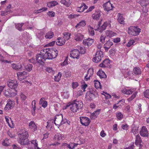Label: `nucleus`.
I'll list each match as a JSON object with an SVG mask.
<instances>
[{"instance_id": "nucleus-48", "label": "nucleus", "mask_w": 149, "mask_h": 149, "mask_svg": "<svg viewBox=\"0 0 149 149\" xmlns=\"http://www.w3.org/2000/svg\"><path fill=\"white\" fill-rule=\"evenodd\" d=\"M106 36H104L102 35L100 38V41L102 43H104L105 42V40L106 38Z\"/></svg>"}, {"instance_id": "nucleus-46", "label": "nucleus", "mask_w": 149, "mask_h": 149, "mask_svg": "<svg viewBox=\"0 0 149 149\" xmlns=\"http://www.w3.org/2000/svg\"><path fill=\"white\" fill-rule=\"evenodd\" d=\"M116 116L118 119L120 120L123 118V115L120 112H119L116 114Z\"/></svg>"}, {"instance_id": "nucleus-52", "label": "nucleus", "mask_w": 149, "mask_h": 149, "mask_svg": "<svg viewBox=\"0 0 149 149\" xmlns=\"http://www.w3.org/2000/svg\"><path fill=\"white\" fill-rule=\"evenodd\" d=\"M74 145L73 143L70 144H68L66 143V146L69 149H73V146Z\"/></svg>"}, {"instance_id": "nucleus-20", "label": "nucleus", "mask_w": 149, "mask_h": 149, "mask_svg": "<svg viewBox=\"0 0 149 149\" xmlns=\"http://www.w3.org/2000/svg\"><path fill=\"white\" fill-rule=\"evenodd\" d=\"M65 41L64 39L59 38L56 42V44L58 45L62 46L65 44Z\"/></svg>"}, {"instance_id": "nucleus-14", "label": "nucleus", "mask_w": 149, "mask_h": 149, "mask_svg": "<svg viewBox=\"0 0 149 149\" xmlns=\"http://www.w3.org/2000/svg\"><path fill=\"white\" fill-rule=\"evenodd\" d=\"M8 86L11 89H15L17 86V82L16 80H11V81L9 82Z\"/></svg>"}, {"instance_id": "nucleus-37", "label": "nucleus", "mask_w": 149, "mask_h": 149, "mask_svg": "<svg viewBox=\"0 0 149 149\" xmlns=\"http://www.w3.org/2000/svg\"><path fill=\"white\" fill-rule=\"evenodd\" d=\"M54 69H55V68L54 69L52 68L49 67L46 68V70L49 73H52L53 74H54L55 73Z\"/></svg>"}, {"instance_id": "nucleus-10", "label": "nucleus", "mask_w": 149, "mask_h": 149, "mask_svg": "<svg viewBox=\"0 0 149 149\" xmlns=\"http://www.w3.org/2000/svg\"><path fill=\"white\" fill-rule=\"evenodd\" d=\"M140 135L143 137H147L148 135V133L147 128L145 126H143L140 131Z\"/></svg>"}, {"instance_id": "nucleus-26", "label": "nucleus", "mask_w": 149, "mask_h": 149, "mask_svg": "<svg viewBox=\"0 0 149 149\" xmlns=\"http://www.w3.org/2000/svg\"><path fill=\"white\" fill-rule=\"evenodd\" d=\"M101 15L100 13L96 12L92 15L93 18L95 20H98Z\"/></svg>"}, {"instance_id": "nucleus-40", "label": "nucleus", "mask_w": 149, "mask_h": 149, "mask_svg": "<svg viewBox=\"0 0 149 149\" xmlns=\"http://www.w3.org/2000/svg\"><path fill=\"white\" fill-rule=\"evenodd\" d=\"M125 101V100L124 99H122L119 101V102L117 103L119 108H120L123 105Z\"/></svg>"}, {"instance_id": "nucleus-12", "label": "nucleus", "mask_w": 149, "mask_h": 149, "mask_svg": "<svg viewBox=\"0 0 149 149\" xmlns=\"http://www.w3.org/2000/svg\"><path fill=\"white\" fill-rule=\"evenodd\" d=\"M104 10L107 12L112 9L113 5L109 2H107L104 4L103 6Z\"/></svg>"}, {"instance_id": "nucleus-4", "label": "nucleus", "mask_w": 149, "mask_h": 149, "mask_svg": "<svg viewBox=\"0 0 149 149\" xmlns=\"http://www.w3.org/2000/svg\"><path fill=\"white\" fill-rule=\"evenodd\" d=\"M141 32V29L138 26H131L128 29V33L132 36H136L139 35Z\"/></svg>"}, {"instance_id": "nucleus-8", "label": "nucleus", "mask_w": 149, "mask_h": 149, "mask_svg": "<svg viewBox=\"0 0 149 149\" xmlns=\"http://www.w3.org/2000/svg\"><path fill=\"white\" fill-rule=\"evenodd\" d=\"M80 121L81 124L84 126H88L90 122V119L88 117H80Z\"/></svg>"}, {"instance_id": "nucleus-5", "label": "nucleus", "mask_w": 149, "mask_h": 149, "mask_svg": "<svg viewBox=\"0 0 149 149\" xmlns=\"http://www.w3.org/2000/svg\"><path fill=\"white\" fill-rule=\"evenodd\" d=\"M45 49H43L41 51L40 53L38 54L36 56V58L37 62L41 65H43V63L45 61V60L47 58H45Z\"/></svg>"}, {"instance_id": "nucleus-60", "label": "nucleus", "mask_w": 149, "mask_h": 149, "mask_svg": "<svg viewBox=\"0 0 149 149\" xmlns=\"http://www.w3.org/2000/svg\"><path fill=\"white\" fill-rule=\"evenodd\" d=\"M72 1H70V0H66V6L69 7Z\"/></svg>"}, {"instance_id": "nucleus-1", "label": "nucleus", "mask_w": 149, "mask_h": 149, "mask_svg": "<svg viewBox=\"0 0 149 149\" xmlns=\"http://www.w3.org/2000/svg\"><path fill=\"white\" fill-rule=\"evenodd\" d=\"M83 104L81 101L74 100L73 102H69L66 105V109H70L73 112H75L82 108Z\"/></svg>"}, {"instance_id": "nucleus-36", "label": "nucleus", "mask_w": 149, "mask_h": 149, "mask_svg": "<svg viewBox=\"0 0 149 149\" xmlns=\"http://www.w3.org/2000/svg\"><path fill=\"white\" fill-rule=\"evenodd\" d=\"M24 24V23H21V24L18 23L15 24V26L16 28L19 31L22 30V27Z\"/></svg>"}, {"instance_id": "nucleus-2", "label": "nucleus", "mask_w": 149, "mask_h": 149, "mask_svg": "<svg viewBox=\"0 0 149 149\" xmlns=\"http://www.w3.org/2000/svg\"><path fill=\"white\" fill-rule=\"evenodd\" d=\"M21 133L18 134L19 138L17 139L18 142L22 145H26L29 144L28 139V133L25 129L21 130Z\"/></svg>"}, {"instance_id": "nucleus-57", "label": "nucleus", "mask_w": 149, "mask_h": 149, "mask_svg": "<svg viewBox=\"0 0 149 149\" xmlns=\"http://www.w3.org/2000/svg\"><path fill=\"white\" fill-rule=\"evenodd\" d=\"M48 15L49 16L53 17L55 16V13L53 11H49L48 13Z\"/></svg>"}, {"instance_id": "nucleus-30", "label": "nucleus", "mask_w": 149, "mask_h": 149, "mask_svg": "<svg viewBox=\"0 0 149 149\" xmlns=\"http://www.w3.org/2000/svg\"><path fill=\"white\" fill-rule=\"evenodd\" d=\"M133 72L135 74L139 75L141 73V71L139 67H135L133 69Z\"/></svg>"}, {"instance_id": "nucleus-54", "label": "nucleus", "mask_w": 149, "mask_h": 149, "mask_svg": "<svg viewBox=\"0 0 149 149\" xmlns=\"http://www.w3.org/2000/svg\"><path fill=\"white\" fill-rule=\"evenodd\" d=\"M49 121L47 122V125L46 126V128L47 130H50L51 129L52 126L50 124H49Z\"/></svg>"}, {"instance_id": "nucleus-21", "label": "nucleus", "mask_w": 149, "mask_h": 149, "mask_svg": "<svg viewBox=\"0 0 149 149\" xmlns=\"http://www.w3.org/2000/svg\"><path fill=\"white\" fill-rule=\"evenodd\" d=\"M97 74L101 78H104L107 77V76L105 73L102 70H99L97 72Z\"/></svg>"}, {"instance_id": "nucleus-25", "label": "nucleus", "mask_w": 149, "mask_h": 149, "mask_svg": "<svg viewBox=\"0 0 149 149\" xmlns=\"http://www.w3.org/2000/svg\"><path fill=\"white\" fill-rule=\"evenodd\" d=\"M65 137L64 135L62 134H57L54 136V139L55 140H60L61 139H64Z\"/></svg>"}, {"instance_id": "nucleus-11", "label": "nucleus", "mask_w": 149, "mask_h": 149, "mask_svg": "<svg viewBox=\"0 0 149 149\" xmlns=\"http://www.w3.org/2000/svg\"><path fill=\"white\" fill-rule=\"evenodd\" d=\"M94 42V40L92 38H88L85 39L83 40V44L85 46H91Z\"/></svg>"}, {"instance_id": "nucleus-64", "label": "nucleus", "mask_w": 149, "mask_h": 149, "mask_svg": "<svg viewBox=\"0 0 149 149\" xmlns=\"http://www.w3.org/2000/svg\"><path fill=\"white\" fill-rule=\"evenodd\" d=\"M13 149H21L20 147L18 146V145L14 144L12 146Z\"/></svg>"}, {"instance_id": "nucleus-62", "label": "nucleus", "mask_w": 149, "mask_h": 149, "mask_svg": "<svg viewBox=\"0 0 149 149\" xmlns=\"http://www.w3.org/2000/svg\"><path fill=\"white\" fill-rule=\"evenodd\" d=\"M87 87V85L86 84H84L83 85H81V89L83 90V91H85V89Z\"/></svg>"}, {"instance_id": "nucleus-61", "label": "nucleus", "mask_w": 149, "mask_h": 149, "mask_svg": "<svg viewBox=\"0 0 149 149\" xmlns=\"http://www.w3.org/2000/svg\"><path fill=\"white\" fill-rule=\"evenodd\" d=\"M120 38H116L114 39L113 41L115 43H118L120 42Z\"/></svg>"}, {"instance_id": "nucleus-6", "label": "nucleus", "mask_w": 149, "mask_h": 149, "mask_svg": "<svg viewBox=\"0 0 149 149\" xmlns=\"http://www.w3.org/2000/svg\"><path fill=\"white\" fill-rule=\"evenodd\" d=\"M103 56V52L102 51L100 50L97 51L95 56L93 59V62L97 63L101 61Z\"/></svg>"}, {"instance_id": "nucleus-15", "label": "nucleus", "mask_w": 149, "mask_h": 149, "mask_svg": "<svg viewBox=\"0 0 149 149\" xmlns=\"http://www.w3.org/2000/svg\"><path fill=\"white\" fill-rule=\"evenodd\" d=\"M113 44L112 42L110 40L107 41L104 45V48L105 49V51H107Z\"/></svg>"}, {"instance_id": "nucleus-50", "label": "nucleus", "mask_w": 149, "mask_h": 149, "mask_svg": "<svg viewBox=\"0 0 149 149\" xmlns=\"http://www.w3.org/2000/svg\"><path fill=\"white\" fill-rule=\"evenodd\" d=\"M134 42V41L133 40L129 41V42L127 44V46L128 47H130L131 45H133Z\"/></svg>"}, {"instance_id": "nucleus-24", "label": "nucleus", "mask_w": 149, "mask_h": 149, "mask_svg": "<svg viewBox=\"0 0 149 149\" xmlns=\"http://www.w3.org/2000/svg\"><path fill=\"white\" fill-rule=\"evenodd\" d=\"M13 105L12 101H9L6 104L4 108V110H8L11 109L13 107Z\"/></svg>"}, {"instance_id": "nucleus-13", "label": "nucleus", "mask_w": 149, "mask_h": 149, "mask_svg": "<svg viewBox=\"0 0 149 149\" xmlns=\"http://www.w3.org/2000/svg\"><path fill=\"white\" fill-rule=\"evenodd\" d=\"M117 17V20L118 23L120 24H125V18L123 17V14L120 13H118Z\"/></svg>"}, {"instance_id": "nucleus-27", "label": "nucleus", "mask_w": 149, "mask_h": 149, "mask_svg": "<svg viewBox=\"0 0 149 149\" xmlns=\"http://www.w3.org/2000/svg\"><path fill=\"white\" fill-rule=\"evenodd\" d=\"M58 4L57 2L54 1L47 3V5L49 7L55 6Z\"/></svg>"}, {"instance_id": "nucleus-44", "label": "nucleus", "mask_w": 149, "mask_h": 149, "mask_svg": "<svg viewBox=\"0 0 149 149\" xmlns=\"http://www.w3.org/2000/svg\"><path fill=\"white\" fill-rule=\"evenodd\" d=\"M29 127L31 128H35L36 127V125L35 124V123L33 121H31L29 124Z\"/></svg>"}, {"instance_id": "nucleus-53", "label": "nucleus", "mask_w": 149, "mask_h": 149, "mask_svg": "<svg viewBox=\"0 0 149 149\" xmlns=\"http://www.w3.org/2000/svg\"><path fill=\"white\" fill-rule=\"evenodd\" d=\"M47 10V8L45 7H43L42 8L40 9L37 10V12L38 13H40L41 12H43L45 11H46Z\"/></svg>"}, {"instance_id": "nucleus-41", "label": "nucleus", "mask_w": 149, "mask_h": 149, "mask_svg": "<svg viewBox=\"0 0 149 149\" xmlns=\"http://www.w3.org/2000/svg\"><path fill=\"white\" fill-rule=\"evenodd\" d=\"M61 73L59 72L56 76H55L54 79L55 81L58 82L59 81L61 75Z\"/></svg>"}, {"instance_id": "nucleus-43", "label": "nucleus", "mask_w": 149, "mask_h": 149, "mask_svg": "<svg viewBox=\"0 0 149 149\" xmlns=\"http://www.w3.org/2000/svg\"><path fill=\"white\" fill-rule=\"evenodd\" d=\"M90 71H92V72H93V69H89L88 70L87 72V74L86 75V76H85L84 78L85 79L86 81H88L90 80V77H88V72Z\"/></svg>"}, {"instance_id": "nucleus-33", "label": "nucleus", "mask_w": 149, "mask_h": 149, "mask_svg": "<svg viewBox=\"0 0 149 149\" xmlns=\"http://www.w3.org/2000/svg\"><path fill=\"white\" fill-rule=\"evenodd\" d=\"M95 86L97 89L101 88V85L100 83L97 80H95Z\"/></svg>"}, {"instance_id": "nucleus-3", "label": "nucleus", "mask_w": 149, "mask_h": 149, "mask_svg": "<svg viewBox=\"0 0 149 149\" xmlns=\"http://www.w3.org/2000/svg\"><path fill=\"white\" fill-rule=\"evenodd\" d=\"M45 50V58L48 59H52L55 58L58 54V51L55 48L46 49Z\"/></svg>"}, {"instance_id": "nucleus-16", "label": "nucleus", "mask_w": 149, "mask_h": 149, "mask_svg": "<svg viewBox=\"0 0 149 149\" xmlns=\"http://www.w3.org/2000/svg\"><path fill=\"white\" fill-rule=\"evenodd\" d=\"M134 91V90L132 88L128 90L125 89L121 90V92L123 93L124 94L127 95H130L132 94Z\"/></svg>"}, {"instance_id": "nucleus-31", "label": "nucleus", "mask_w": 149, "mask_h": 149, "mask_svg": "<svg viewBox=\"0 0 149 149\" xmlns=\"http://www.w3.org/2000/svg\"><path fill=\"white\" fill-rule=\"evenodd\" d=\"M86 24V22L84 20H82L79 23L77 24L75 26V27H80L81 26H84Z\"/></svg>"}, {"instance_id": "nucleus-18", "label": "nucleus", "mask_w": 149, "mask_h": 149, "mask_svg": "<svg viewBox=\"0 0 149 149\" xmlns=\"http://www.w3.org/2000/svg\"><path fill=\"white\" fill-rule=\"evenodd\" d=\"M100 111V109H98L92 113L91 115V118L93 119L96 118L99 114Z\"/></svg>"}, {"instance_id": "nucleus-17", "label": "nucleus", "mask_w": 149, "mask_h": 149, "mask_svg": "<svg viewBox=\"0 0 149 149\" xmlns=\"http://www.w3.org/2000/svg\"><path fill=\"white\" fill-rule=\"evenodd\" d=\"M111 22V21L108 22L107 21L105 22L100 27L99 32H102L105 30L107 27L109 23Z\"/></svg>"}, {"instance_id": "nucleus-32", "label": "nucleus", "mask_w": 149, "mask_h": 149, "mask_svg": "<svg viewBox=\"0 0 149 149\" xmlns=\"http://www.w3.org/2000/svg\"><path fill=\"white\" fill-rule=\"evenodd\" d=\"M54 34L52 32L49 31L47 32L45 36V37L46 39H51L53 37Z\"/></svg>"}, {"instance_id": "nucleus-47", "label": "nucleus", "mask_w": 149, "mask_h": 149, "mask_svg": "<svg viewBox=\"0 0 149 149\" xmlns=\"http://www.w3.org/2000/svg\"><path fill=\"white\" fill-rule=\"evenodd\" d=\"M79 85V84L77 82H73L72 83V87L73 89L76 88Z\"/></svg>"}, {"instance_id": "nucleus-55", "label": "nucleus", "mask_w": 149, "mask_h": 149, "mask_svg": "<svg viewBox=\"0 0 149 149\" xmlns=\"http://www.w3.org/2000/svg\"><path fill=\"white\" fill-rule=\"evenodd\" d=\"M79 49L81 54H84L85 53V49L84 47H79Z\"/></svg>"}, {"instance_id": "nucleus-23", "label": "nucleus", "mask_w": 149, "mask_h": 149, "mask_svg": "<svg viewBox=\"0 0 149 149\" xmlns=\"http://www.w3.org/2000/svg\"><path fill=\"white\" fill-rule=\"evenodd\" d=\"M84 36L81 33H78L75 36V39L77 41H81L84 38Z\"/></svg>"}, {"instance_id": "nucleus-7", "label": "nucleus", "mask_w": 149, "mask_h": 149, "mask_svg": "<svg viewBox=\"0 0 149 149\" xmlns=\"http://www.w3.org/2000/svg\"><path fill=\"white\" fill-rule=\"evenodd\" d=\"M54 123L56 125L60 126L64 124L65 122L63 121V116L62 115H57L54 118Z\"/></svg>"}, {"instance_id": "nucleus-28", "label": "nucleus", "mask_w": 149, "mask_h": 149, "mask_svg": "<svg viewBox=\"0 0 149 149\" xmlns=\"http://www.w3.org/2000/svg\"><path fill=\"white\" fill-rule=\"evenodd\" d=\"M111 62L109 59H106L104 60L102 63H100L99 65H108L109 64L111 65V64L110 63Z\"/></svg>"}, {"instance_id": "nucleus-63", "label": "nucleus", "mask_w": 149, "mask_h": 149, "mask_svg": "<svg viewBox=\"0 0 149 149\" xmlns=\"http://www.w3.org/2000/svg\"><path fill=\"white\" fill-rule=\"evenodd\" d=\"M42 106L44 108L46 107L47 105V102L46 101H44V102L42 103Z\"/></svg>"}, {"instance_id": "nucleus-35", "label": "nucleus", "mask_w": 149, "mask_h": 149, "mask_svg": "<svg viewBox=\"0 0 149 149\" xmlns=\"http://www.w3.org/2000/svg\"><path fill=\"white\" fill-rule=\"evenodd\" d=\"M131 132L135 135L137 134L138 133V127H134L131 130Z\"/></svg>"}, {"instance_id": "nucleus-59", "label": "nucleus", "mask_w": 149, "mask_h": 149, "mask_svg": "<svg viewBox=\"0 0 149 149\" xmlns=\"http://www.w3.org/2000/svg\"><path fill=\"white\" fill-rule=\"evenodd\" d=\"M32 141H33V142H35V144H34L35 149H40V148L38 146V144L36 142V140H35Z\"/></svg>"}, {"instance_id": "nucleus-45", "label": "nucleus", "mask_w": 149, "mask_h": 149, "mask_svg": "<svg viewBox=\"0 0 149 149\" xmlns=\"http://www.w3.org/2000/svg\"><path fill=\"white\" fill-rule=\"evenodd\" d=\"M143 93L145 97L149 99V90H146Z\"/></svg>"}, {"instance_id": "nucleus-9", "label": "nucleus", "mask_w": 149, "mask_h": 149, "mask_svg": "<svg viewBox=\"0 0 149 149\" xmlns=\"http://www.w3.org/2000/svg\"><path fill=\"white\" fill-rule=\"evenodd\" d=\"M80 54L79 50L77 49H74L71 52L70 56L74 58L78 59Z\"/></svg>"}, {"instance_id": "nucleus-51", "label": "nucleus", "mask_w": 149, "mask_h": 149, "mask_svg": "<svg viewBox=\"0 0 149 149\" xmlns=\"http://www.w3.org/2000/svg\"><path fill=\"white\" fill-rule=\"evenodd\" d=\"M24 68L26 70L29 72L32 70V66H25Z\"/></svg>"}, {"instance_id": "nucleus-29", "label": "nucleus", "mask_w": 149, "mask_h": 149, "mask_svg": "<svg viewBox=\"0 0 149 149\" xmlns=\"http://www.w3.org/2000/svg\"><path fill=\"white\" fill-rule=\"evenodd\" d=\"M141 142V137L138 134L136 136V140L135 142V144L136 145H138V144H140Z\"/></svg>"}, {"instance_id": "nucleus-22", "label": "nucleus", "mask_w": 149, "mask_h": 149, "mask_svg": "<svg viewBox=\"0 0 149 149\" xmlns=\"http://www.w3.org/2000/svg\"><path fill=\"white\" fill-rule=\"evenodd\" d=\"M105 33L107 37L110 38L113 37L116 34V33L111 30H107L105 31Z\"/></svg>"}, {"instance_id": "nucleus-19", "label": "nucleus", "mask_w": 149, "mask_h": 149, "mask_svg": "<svg viewBox=\"0 0 149 149\" xmlns=\"http://www.w3.org/2000/svg\"><path fill=\"white\" fill-rule=\"evenodd\" d=\"M11 91L9 89L5 90L4 91V95L7 97H12L13 95Z\"/></svg>"}, {"instance_id": "nucleus-42", "label": "nucleus", "mask_w": 149, "mask_h": 149, "mask_svg": "<svg viewBox=\"0 0 149 149\" xmlns=\"http://www.w3.org/2000/svg\"><path fill=\"white\" fill-rule=\"evenodd\" d=\"M18 79L20 80L21 81L23 79H25V78H26L27 77L26 76H24L20 74V72H19L17 74Z\"/></svg>"}, {"instance_id": "nucleus-56", "label": "nucleus", "mask_w": 149, "mask_h": 149, "mask_svg": "<svg viewBox=\"0 0 149 149\" xmlns=\"http://www.w3.org/2000/svg\"><path fill=\"white\" fill-rule=\"evenodd\" d=\"M121 128L124 130H127L128 129V126L127 124L123 125H122Z\"/></svg>"}, {"instance_id": "nucleus-34", "label": "nucleus", "mask_w": 149, "mask_h": 149, "mask_svg": "<svg viewBox=\"0 0 149 149\" xmlns=\"http://www.w3.org/2000/svg\"><path fill=\"white\" fill-rule=\"evenodd\" d=\"M94 28L91 26H89L88 31L89 35L91 36H93L95 35V32L93 30Z\"/></svg>"}, {"instance_id": "nucleus-58", "label": "nucleus", "mask_w": 149, "mask_h": 149, "mask_svg": "<svg viewBox=\"0 0 149 149\" xmlns=\"http://www.w3.org/2000/svg\"><path fill=\"white\" fill-rule=\"evenodd\" d=\"M82 5H83V6L82 7V9L81 10V12H83L84 10L87 9L88 8V6L84 3H83L81 4Z\"/></svg>"}, {"instance_id": "nucleus-39", "label": "nucleus", "mask_w": 149, "mask_h": 149, "mask_svg": "<svg viewBox=\"0 0 149 149\" xmlns=\"http://www.w3.org/2000/svg\"><path fill=\"white\" fill-rule=\"evenodd\" d=\"M137 93L136 92H134L130 97L127 99V100L129 101H130L132 100L136 97Z\"/></svg>"}, {"instance_id": "nucleus-49", "label": "nucleus", "mask_w": 149, "mask_h": 149, "mask_svg": "<svg viewBox=\"0 0 149 149\" xmlns=\"http://www.w3.org/2000/svg\"><path fill=\"white\" fill-rule=\"evenodd\" d=\"M96 90L95 89H90L89 92L90 93V94L91 96V95H94L95 93Z\"/></svg>"}, {"instance_id": "nucleus-38", "label": "nucleus", "mask_w": 149, "mask_h": 149, "mask_svg": "<svg viewBox=\"0 0 149 149\" xmlns=\"http://www.w3.org/2000/svg\"><path fill=\"white\" fill-rule=\"evenodd\" d=\"M13 68L17 71H21L22 70V66H12Z\"/></svg>"}]
</instances>
